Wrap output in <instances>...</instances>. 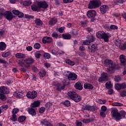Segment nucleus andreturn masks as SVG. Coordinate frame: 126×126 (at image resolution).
<instances>
[{"label":"nucleus","mask_w":126,"mask_h":126,"mask_svg":"<svg viewBox=\"0 0 126 126\" xmlns=\"http://www.w3.org/2000/svg\"><path fill=\"white\" fill-rule=\"evenodd\" d=\"M100 0H92L90 2L88 5V8L90 9H92L93 8H97V7H99L100 5Z\"/></svg>","instance_id":"nucleus-4"},{"label":"nucleus","mask_w":126,"mask_h":126,"mask_svg":"<svg viewBox=\"0 0 126 126\" xmlns=\"http://www.w3.org/2000/svg\"><path fill=\"white\" fill-rule=\"evenodd\" d=\"M25 18H26L27 19H32L33 16L25 14L24 15Z\"/></svg>","instance_id":"nucleus-48"},{"label":"nucleus","mask_w":126,"mask_h":126,"mask_svg":"<svg viewBox=\"0 0 126 126\" xmlns=\"http://www.w3.org/2000/svg\"><path fill=\"white\" fill-rule=\"evenodd\" d=\"M41 124L45 126H53V125L46 119L42 120Z\"/></svg>","instance_id":"nucleus-21"},{"label":"nucleus","mask_w":126,"mask_h":126,"mask_svg":"<svg viewBox=\"0 0 126 126\" xmlns=\"http://www.w3.org/2000/svg\"><path fill=\"white\" fill-rule=\"evenodd\" d=\"M37 93L35 91L29 92L27 93L26 96L28 99H35L37 97Z\"/></svg>","instance_id":"nucleus-6"},{"label":"nucleus","mask_w":126,"mask_h":126,"mask_svg":"<svg viewBox=\"0 0 126 126\" xmlns=\"http://www.w3.org/2000/svg\"><path fill=\"white\" fill-rule=\"evenodd\" d=\"M96 37L99 39H104L105 42H109V37H111L109 33H105L103 31H99L96 33Z\"/></svg>","instance_id":"nucleus-3"},{"label":"nucleus","mask_w":126,"mask_h":126,"mask_svg":"<svg viewBox=\"0 0 126 126\" xmlns=\"http://www.w3.org/2000/svg\"><path fill=\"white\" fill-rule=\"evenodd\" d=\"M52 37H53V38H60V35H59V34H58V33H57L56 32H53L52 33Z\"/></svg>","instance_id":"nucleus-49"},{"label":"nucleus","mask_w":126,"mask_h":126,"mask_svg":"<svg viewBox=\"0 0 126 126\" xmlns=\"http://www.w3.org/2000/svg\"><path fill=\"white\" fill-rule=\"evenodd\" d=\"M100 10L101 13L104 14L107 12V10H108V7L106 5H103L100 6Z\"/></svg>","instance_id":"nucleus-19"},{"label":"nucleus","mask_w":126,"mask_h":126,"mask_svg":"<svg viewBox=\"0 0 126 126\" xmlns=\"http://www.w3.org/2000/svg\"><path fill=\"white\" fill-rule=\"evenodd\" d=\"M113 106H123V104L120 103L119 102H115L113 104Z\"/></svg>","instance_id":"nucleus-54"},{"label":"nucleus","mask_w":126,"mask_h":126,"mask_svg":"<svg viewBox=\"0 0 126 126\" xmlns=\"http://www.w3.org/2000/svg\"><path fill=\"white\" fill-rule=\"evenodd\" d=\"M38 74L40 77H44L45 75H46V71L44 70H41L39 73Z\"/></svg>","instance_id":"nucleus-33"},{"label":"nucleus","mask_w":126,"mask_h":126,"mask_svg":"<svg viewBox=\"0 0 126 126\" xmlns=\"http://www.w3.org/2000/svg\"><path fill=\"white\" fill-rule=\"evenodd\" d=\"M52 42H53V38L49 36L44 37L42 39L43 44H46V43L50 44V43H52Z\"/></svg>","instance_id":"nucleus-14"},{"label":"nucleus","mask_w":126,"mask_h":126,"mask_svg":"<svg viewBox=\"0 0 126 126\" xmlns=\"http://www.w3.org/2000/svg\"><path fill=\"white\" fill-rule=\"evenodd\" d=\"M9 55H10V52H4L2 54V57L3 58H6V57H8Z\"/></svg>","instance_id":"nucleus-42"},{"label":"nucleus","mask_w":126,"mask_h":126,"mask_svg":"<svg viewBox=\"0 0 126 126\" xmlns=\"http://www.w3.org/2000/svg\"><path fill=\"white\" fill-rule=\"evenodd\" d=\"M25 120H26V117L24 116H20L18 118V121L20 123H23Z\"/></svg>","instance_id":"nucleus-31"},{"label":"nucleus","mask_w":126,"mask_h":126,"mask_svg":"<svg viewBox=\"0 0 126 126\" xmlns=\"http://www.w3.org/2000/svg\"><path fill=\"white\" fill-rule=\"evenodd\" d=\"M44 57L45 59H47V60H49L51 58V55L48 53H45L44 54Z\"/></svg>","instance_id":"nucleus-44"},{"label":"nucleus","mask_w":126,"mask_h":126,"mask_svg":"<svg viewBox=\"0 0 126 126\" xmlns=\"http://www.w3.org/2000/svg\"><path fill=\"white\" fill-rule=\"evenodd\" d=\"M67 94L68 96L70 97L72 100H73L74 102H76V103H78V102L81 101V96L76 94V93L74 92H69Z\"/></svg>","instance_id":"nucleus-2"},{"label":"nucleus","mask_w":126,"mask_h":126,"mask_svg":"<svg viewBox=\"0 0 126 126\" xmlns=\"http://www.w3.org/2000/svg\"><path fill=\"white\" fill-rule=\"evenodd\" d=\"M0 99H1V100H5V96L4 94H0Z\"/></svg>","instance_id":"nucleus-61"},{"label":"nucleus","mask_w":126,"mask_h":126,"mask_svg":"<svg viewBox=\"0 0 126 126\" xmlns=\"http://www.w3.org/2000/svg\"><path fill=\"white\" fill-rule=\"evenodd\" d=\"M0 92L2 94H8L9 93V90L6 87L2 86L0 88Z\"/></svg>","instance_id":"nucleus-16"},{"label":"nucleus","mask_w":126,"mask_h":126,"mask_svg":"<svg viewBox=\"0 0 126 126\" xmlns=\"http://www.w3.org/2000/svg\"><path fill=\"white\" fill-rule=\"evenodd\" d=\"M108 75L106 73H103L101 74V76L98 79L99 82H103L104 81H106L107 77Z\"/></svg>","instance_id":"nucleus-15"},{"label":"nucleus","mask_w":126,"mask_h":126,"mask_svg":"<svg viewBox=\"0 0 126 126\" xmlns=\"http://www.w3.org/2000/svg\"><path fill=\"white\" fill-rule=\"evenodd\" d=\"M83 123H84V124H89V123H90V122H91V119H84L82 120Z\"/></svg>","instance_id":"nucleus-41"},{"label":"nucleus","mask_w":126,"mask_h":126,"mask_svg":"<svg viewBox=\"0 0 126 126\" xmlns=\"http://www.w3.org/2000/svg\"><path fill=\"white\" fill-rule=\"evenodd\" d=\"M64 31V27H62L59 29V32L60 33H63V31Z\"/></svg>","instance_id":"nucleus-56"},{"label":"nucleus","mask_w":126,"mask_h":126,"mask_svg":"<svg viewBox=\"0 0 126 126\" xmlns=\"http://www.w3.org/2000/svg\"><path fill=\"white\" fill-rule=\"evenodd\" d=\"M110 29H112V30H115V29H118V27L115 25H112L110 26Z\"/></svg>","instance_id":"nucleus-59"},{"label":"nucleus","mask_w":126,"mask_h":126,"mask_svg":"<svg viewBox=\"0 0 126 126\" xmlns=\"http://www.w3.org/2000/svg\"><path fill=\"white\" fill-rule=\"evenodd\" d=\"M66 63L69 65H71L72 66L75 64L74 62L71 61V60L69 59L66 60Z\"/></svg>","instance_id":"nucleus-32"},{"label":"nucleus","mask_w":126,"mask_h":126,"mask_svg":"<svg viewBox=\"0 0 126 126\" xmlns=\"http://www.w3.org/2000/svg\"><path fill=\"white\" fill-rule=\"evenodd\" d=\"M74 87L76 89H78L79 90H82L83 87H82V85H81V83L78 82H77L75 85Z\"/></svg>","instance_id":"nucleus-22"},{"label":"nucleus","mask_w":126,"mask_h":126,"mask_svg":"<svg viewBox=\"0 0 126 126\" xmlns=\"http://www.w3.org/2000/svg\"><path fill=\"white\" fill-rule=\"evenodd\" d=\"M11 121L13 122H16L17 121V116L16 114H12V117L11 118Z\"/></svg>","instance_id":"nucleus-39"},{"label":"nucleus","mask_w":126,"mask_h":126,"mask_svg":"<svg viewBox=\"0 0 126 126\" xmlns=\"http://www.w3.org/2000/svg\"><path fill=\"white\" fill-rule=\"evenodd\" d=\"M28 112H29L30 115H31L32 116H35V115H36V112L33 108H29L28 110Z\"/></svg>","instance_id":"nucleus-26"},{"label":"nucleus","mask_w":126,"mask_h":126,"mask_svg":"<svg viewBox=\"0 0 126 126\" xmlns=\"http://www.w3.org/2000/svg\"><path fill=\"white\" fill-rule=\"evenodd\" d=\"M81 24L82 26H83V27L86 26V24H87V23L86 22V21H82L81 22Z\"/></svg>","instance_id":"nucleus-60"},{"label":"nucleus","mask_w":126,"mask_h":126,"mask_svg":"<svg viewBox=\"0 0 126 126\" xmlns=\"http://www.w3.org/2000/svg\"><path fill=\"white\" fill-rule=\"evenodd\" d=\"M87 15L89 18H93L96 15V11L94 10H90L87 12Z\"/></svg>","instance_id":"nucleus-13"},{"label":"nucleus","mask_w":126,"mask_h":126,"mask_svg":"<svg viewBox=\"0 0 126 126\" xmlns=\"http://www.w3.org/2000/svg\"><path fill=\"white\" fill-rule=\"evenodd\" d=\"M64 75H65V76H67L69 80H76L77 78V75H76V74L68 71H65Z\"/></svg>","instance_id":"nucleus-5"},{"label":"nucleus","mask_w":126,"mask_h":126,"mask_svg":"<svg viewBox=\"0 0 126 126\" xmlns=\"http://www.w3.org/2000/svg\"><path fill=\"white\" fill-rule=\"evenodd\" d=\"M6 49V44L3 42H0V51H4Z\"/></svg>","instance_id":"nucleus-24"},{"label":"nucleus","mask_w":126,"mask_h":126,"mask_svg":"<svg viewBox=\"0 0 126 126\" xmlns=\"http://www.w3.org/2000/svg\"><path fill=\"white\" fill-rule=\"evenodd\" d=\"M31 4H32L31 0L26 1L23 2V5H25V6H29V5H31Z\"/></svg>","instance_id":"nucleus-35"},{"label":"nucleus","mask_w":126,"mask_h":126,"mask_svg":"<svg viewBox=\"0 0 126 126\" xmlns=\"http://www.w3.org/2000/svg\"><path fill=\"white\" fill-rule=\"evenodd\" d=\"M62 37L63 39H64L65 40H69L71 38V35L69 34H63L62 35Z\"/></svg>","instance_id":"nucleus-29"},{"label":"nucleus","mask_w":126,"mask_h":126,"mask_svg":"<svg viewBox=\"0 0 126 126\" xmlns=\"http://www.w3.org/2000/svg\"><path fill=\"white\" fill-rule=\"evenodd\" d=\"M86 109L87 110H88V111H91V110H92V106H90L89 105H87L86 106Z\"/></svg>","instance_id":"nucleus-63"},{"label":"nucleus","mask_w":126,"mask_h":126,"mask_svg":"<svg viewBox=\"0 0 126 126\" xmlns=\"http://www.w3.org/2000/svg\"><path fill=\"white\" fill-rule=\"evenodd\" d=\"M15 57L17 59H23L25 58L26 56H25V54H22V53H17L15 54Z\"/></svg>","instance_id":"nucleus-23"},{"label":"nucleus","mask_w":126,"mask_h":126,"mask_svg":"<svg viewBox=\"0 0 126 126\" xmlns=\"http://www.w3.org/2000/svg\"><path fill=\"white\" fill-rule=\"evenodd\" d=\"M96 102H97V103H99V104H101L102 105L104 104H106V100H102L101 99H97Z\"/></svg>","instance_id":"nucleus-36"},{"label":"nucleus","mask_w":126,"mask_h":126,"mask_svg":"<svg viewBox=\"0 0 126 126\" xmlns=\"http://www.w3.org/2000/svg\"><path fill=\"white\" fill-rule=\"evenodd\" d=\"M18 112H19V109L15 108L12 110V114L16 115Z\"/></svg>","instance_id":"nucleus-45"},{"label":"nucleus","mask_w":126,"mask_h":126,"mask_svg":"<svg viewBox=\"0 0 126 126\" xmlns=\"http://www.w3.org/2000/svg\"><path fill=\"white\" fill-rule=\"evenodd\" d=\"M39 8L40 7L38 6H37L36 5H32V9L33 11H37V10H39Z\"/></svg>","instance_id":"nucleus-34"},{"label":"nucleus","mask_w":126,"mask_h":126,"mask_svg":"<svg viewBox=\"0 0 126 126\" xmlns=\"http://www.w3.org/2000/svg\"><path fill=\"white\" fill-rule=\"evenodd\" d=\"M35 63V61L34 59H33V58L32 57L30 56V57L26 59L24 61V63L29 66L30 64H32V63Z\"/></svg>","instance_id":"nucleus-10"},{"label":"nucleus","mask_w":126,"mask_h":126,"mask_svg":"<svg viewBox=\"0 0 126 126\" xmlns=\"http://www.w3.org/2000/svg\"><path fill=\"white\" fill-rule=\"evenodd\" d=\"M111 115L114 119L118 121L125 118L126 113L125 111H121L119 113L117 109H113L111 111Z\"/></svg>","instance_id":"nucleus-1"},{"label":"nucleus","mask_w":126,"mask_h":126,"mask_svg":"<svg viewBox=\"0 0 126 126\" xmlns=\"http://www.w3.org/2000/svg\"><path fill=\"white\" fill-rule=\"evenodd\" d=\"M107 111V107L106 106H102L101 107L100 112H106Z\"/></svg>","instance_id":"nucleus-47"},{"label":"nucleus","mask_w":126,"mask_h":126,"mask_svg":"<svg viewBox=\"0 0 126 126\" xmlns=\"http://www.w3.org/2000/svg\"><path fill=\"white\" fill-rule=\"evenodd\" d=\"M100 116L102 117V118H105L106 117V112L103 111H100Z\"/></svg>","instance_id":"nucleus-53"},{"label":"nucleus","mask_w":126,"mask_h":126,"mask_svg":"<svg viewBox=\"0 0 126 126\" xmlns=\"http://www.w3.org/2000/svg\"><path fill=\"white\" fill-rule=\"evenodd\" d=\"M18 63L20 65H21V66H23L24 64H25V63H24L23 62V60H20L19 61Z\"/></svg>","instance_id":"nucleus-50"},{"label":"nucleus","mask_w":126,"mask_h":126,"mask_svg":"<svg viewBox=\"0 0 126 126\" xmlns=\"http://www.w3.org/2000/svg\"><path fill=\"white\" fill-rule=\"evenodd\" d=\"M16 96L17 98H22V96H23V94L21 92H18L16 93Z\"/></svg>","instance_id":"nucleus-46"},{"label":"nucleus","mask_w":126,"mask_h":126,"mask_svg":"<svg viewBox=\"0 0 126 126\" xmlns=\"http://www.w3.org/2000/svg\"><path fill=\"white\" fill-rule=\"evenodd\" d=\"M45 110H46V109L45 108V107H42L39 109V113H44V112H45Z\"/></svg>","instance_id":"nucleus-58"},{"label":"nucleus","mask_w":126,"mask_h":126,"mask_svg":"<svg viewBox=\"0 0 126 126\" xmlns=\"http://www.w3.org/2000/svg\"><path fill=\"white\" fill-rule=\"evenodd\" d=\"M0 110L2 111H5L6 110H7L8 109V106L7 105H3L2 106H1Z\"/></svg>","instance_id":"nucleus-40"},{"label":"nucleus","mask_w":126,"mask_h":126,"mask_svg":"<svg viewBox=\"0 0 126 126\" xmlns=\"http://www.w3.org/2000/svg\"><path fill=\"white\" fill-rule=\"evenodd\" d=\"M4 16L6 19H7V20H11V19L13 18V15H12V13L8 11L4 12Z\"/></svg>","instance_id":"nucleus-11"},{"label":"nucleus","mask_w":126,"mask_h":126,"mask_svg":"<svg viewBox=\"0 0 126 126\" xmlns=\"http://www.w3.org/2000/svg\"><path fill=\"white\" fill-rule=\"evenodd\" d=\"M37 6L39 8L46 9V8H48V6H49V3L46 1H40L37 3Z\"/></svg>","instance_id":"nucleus-8"},{"label":"nucleus","mask_w":126,"mask_h":126,"mask_svg":"<svg viewBox=\"0 0 126 126\" xmlns=\"http://www.w3.org/2000/svg\"><path fill=\"white\" fill-rule=\"evenodd\" d=\"M121 64V65H126V56L124 55H122L120 57Z\"/></svg>","instance_id":"nucleus-18"},{"label":"nucleus","mask_w":126,"mask_h":126,"mask_svg":"<svg viewBox=\"0 0 126 126\" xmlns=\"http://www.w3.org/2000/svg\"><path fill=\"white\" fill-rule=\"evenodd\" d=\"M58 21V20H57V18H52L49 22V24L50 25H54V24H56Z\"/></svg>","instance_id":"nucleus-28"},{"label":"nucleus","mask_w":126,"mask_h":126,"mask_svg":"<svg viewBox=\"0 0 126 126\" xmlns=\"http://www.w3.org/2000/svg\"><path fill=\"white\" fill-rule=\"evenodd\" d=\"M34 56L36 59H40V57H41V53L39 52H36L34 53Z\"/></svg>","instance_id":"nucleus-43"},{"label":"nucleus","mask_w":126,"mask_h":126,"mask_svg":"<svg viewBox=\"0 0 126 126\" xmlns=\"http://www.w3.org/2000/svg\"><path fill=\"white\" fill-rule=\"evenodd\" d=\"M90 52L92 53H94V52H96L97 50V45L96 44H93L91 47H89Z\"/></svg>","instance_id":"nucleus-20"},{"label":"nucleus","mask_w":126,"mask_h":126,"mask_svg":"<svg viewBox=\"0 0 126 126\" xmlns=\"http://www.w3.org/2000/svg\"><path fill=\"white\" fill-rule=\"evenodd\" d=\"M121 96H122V97H125L126 96V91H124L122 92L120 94Z\"/></svg>","instance_id":"nucleus-55"},{"label":"nucleus","mask_w":126,"mask_h":126,"mask_svg":"<svg viewBox=\"0 0 126 126\" xmlns=\"http://www.w3.org/2000/svg\"><path fill=\"white\" fill-rule=\"evenodd\" d=\"M116 90H121V89H125L126 88V84L123 83L122 84H116L115 86Z\"/></svg>","instance_id":"nucleus-12"},{"label":"nucleus","mask_w":126,"mask_h":126,"mask_svg":"<svg viewBox=\"0 0 126 126\" xmlns=\"http://www.w3.org/2000/svg\"><path fill=\"white\" fill-rule=\"evenodd\" d=\"M44 64L45 66H46V67H50V66H51V65L50 64V63H45Z\"/></svg>","instance_id":"nucleus-64"},{"label":"nucleus","mask_w":126,"mask_h":126,"mask_svg":"<svg viewBox=\"0 0 126 126\" xmlns=\"http://www.w3.org/2000/svg\"><path fill=\"white\" fill-rule=\"evenodd\" d=\"M17 15L19 17V18H22V17H24V14L21 12H20Z\"/></svg>","instance_id":"nucleus-52"},{"label":"nucleus","mask_w":126,"mask_h":126,"mask_svg":"<svg viewBox=\"0 0 126 126\" xmlns=\"http://www.w3.org/2000/svg\"><path fill=\"white\" fill-rule=\"evenodd\" d=\"M62 104H63V105H64L65 106H66L67 107H69V106H70V102L68 100H66L64 102H62Z\"/></svg>","instance_id":"nucleus-38"},{"label":"nucleus","mask_w":126,"mask_h":126,"mask_svg":"<svg viewBox=\"0 0 126 126\" xmlns=\"http://www.w3.org/2000/svg\"><path fill=\"white\" fill-rule=\"evenodd\" d=\"M104 64L106 66L110 67V70H113L115 65V63H113V61H111L110 60H106L104 62Z\"/></svg>","instance_id":"nucleus-7"},{"label":"nucleus","mask_w":126,"mask_h":126,"mask_svg":"<svg viewBox=\"0 0 126 126\" xmlns=\"http://www.w3.org/2000/svg\"><path fill=\"white\" fill-rule=\"evenodd\" d=\"M88 40H85L83 41V45H85L86 46H88V45H90L92 42H94L95 41V37L93 35H91L88 38Z\"/></svg>","instance_id":"nucleus-9"},{"label":"nucleus","mask_w":126,"mask_h":126,"mask_svg":"<svg viewBox=\"0 0 126 126\" xmlns=\"http://www.w3.org/2000/svg\"><path fill=\"white\" fill-rule=\"evenodd\" d=\"M106 88L107 89H110V88H112V84L111 83V82H107L106 84Z\"/></svg>","instance_id":"nucleus-37"},{"label":"nucleus","mask_w":126,"mask_h":126,"mask_svg":"<svg viewBox=\"0 0 126 126\" xmlns=\"http://www.w3.org/2000/svg\"><path fill=\"white\" fill-rule=\"evenodd\" d=\"M40 47H41V45H40V44H39V43H35L34 45V49H36L38 50V49H40Z\"/></svg>","instance_id":"nucleus-51"},{"label":"nucleus","mask_w":126,"mask_h":126,"mask_svg":"<svg viewBox=\"0 0 126 126\" xmlns=\"http://www.w3.org/2000/svg\"><path fill=\"white\" fill-rule=\"evenodd\" d=\"M34 22L36 24V25H38V26H41V25L43 24V22H42V21H41L40 19H38V18H36L34 20Z\"/></svg>","instance_id":"nucleus-30"},{"label":"nucleus","mask_w":126,"mask_h":126,"mask_svg":"<svg viewBox=\"0 0 126 126\" xmlns=\"http://www.w3.org/2000/svg\"><path fill=\"white\" fill-rule=\"evenodd\" d=\"M32 108H37L38 106H40V102L38 101H34L31 104Z\"/></svg>","instance_id":"nucleus-27"},{"label":"nucleus","mask_w":126,"mask_h":126,"mask_svg":"<svg viewBox=\"0 0 126 126\" xmlns=\"http://www.w3.org/2000/svg\"><path fill=\"white\" fill-rule=\"evenodd\" d=\"M84 87L85 88V89H93L94 87L92 85V84H88L87 83H85L84 85Z\"/></svg>","instance_id":"nucleus-25"},{"label":"nucleus","mask_w":126,"mask_h":126,"mask_svg":"<svg viewBox=\"0 0 126 126\" xmlns=\"http://www.w3.org/2000/svg\"><path fill=\"white\" fill-rule=\"evenodd\" d=\"M53 85L56 86V88L58 91H61L62 89H64V86L61 85L60 83H56V82H53Z\"/></svg>","instance_id":"nucleus-17"},{"label":"nucleus","mask_w":126,"mask_h":126,"mask_svg":"<svg viewBox=\"0 0 126 126\" xmlns=\"http://www.w3.org/2000/svg\"><path fill=\"white\" fill-rule=\"evenodd\" d=\"M63 1L64 3H68V2H72L73 0H63Z\"/></svg>","instance_id":"nucleus-62"},{"label":"nucleus","mask_w":126,"mask_h":126,"mask_svg":"<svg viewBox=\"0 0 126 126\" xmlns=\"http://www.w3.org/2000/svg\"><path fill=\"white\" fill-rule=\"evenodd\" d=\"M12 12L15 14V15H17L19 13L20 11L18 10H13Z\"/></svg>","instance_id":"nucleus-57"}]
</instances>
